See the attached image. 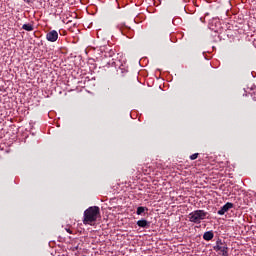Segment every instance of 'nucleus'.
<instances>
[{
    "instance_id": "obj_1",
    "label": "nucleus",
    "mask_w": 256,
    "mask_h": 256,
    "mask_svg": "<svg viewBox=\"0 0 256 256\" xmlns=\"http://www.w3.org/2000/svg\"><path fill=\"white\" fill-rule=\"evenodd\" d=\"M101 217V209L98 206H90L84 211L83 224L84 225H95L97 219Z\"/></svg>"
},
{
    "instance_id": "obj_2",
    "label": "nucleus",
    "mask_w": 256,
    "mask_h": 256,
    "mask_svg": "<svg viewBox=\"0 0 256 256\" xmlns=\"http://www.w3.org/2000/svg\"><path fill=\"white\" fill-rule=\"evenodd\" d=\"M208 212L205 210H194L188 215L190 223L199 225L203 220L207 219Z\"/></svg>"
},
{
    "instance_id": "obj_3",
    "label": "nucleus",
    "mask_w": 256,
    "mask_h": 256,
    "mask_svg": "<svg viewBox=\"0 0 256 256\" xmlns=\"http://www.w3.org/2000/svg\"><path fill=\"white\" fill-rule=\"evenodd\" d=\"M214 251H220L221 256H229V247L225 241L218 239L216 245L213 247Z\"/></svg>"
},
{
    "instance_id": "obj_4",
    "label": "nucleus",
    "mask_w": 256,
    "mask_h": 256,
    "mask_svg": "<svg viewBox=\"0 0 256 256\" xmlns=\"http://www.w3.org/2000/svg\"><path fill=\"white\" fill-rule=\"evenodd\" d=\"M47 41H50V43H55L57 39H59V33L56 30H51L46 34Z\"/></svg>"
},
{
    "instance_id": "obj_5",
    "label": "nucleus",
    "mask_w": 256,
    "mask_h": 256,
    "mask_svg": "<svg viewBox=\"0 0 256 256\" xmlns=\"http://www.w3.org/2000/svg\"><path fill=\"white\" fill-rule=\"evenodd\" d=\"M234 204L231 202H227L224 206H222L220 208V210H218L217 214L218 215H225V213L229 212V209H233Z\"/></svg>"
},
{
    "instance_id": "obj_6",
    "label": "nucleus",
    "mask_w": 256,
    "mask_h": 256,
    "mask_svg": "<svg viewBox=\"0 0 256 256\" xmlns=\"http://www.w3.org/2000/svg\"><path fill=\"white\" fill-rule=\"evenodd\" d=\"M136 225H138V227H141L142 229H147L150 227L151 223L145 219H141L136 222Z\"/></svg>"
},
{
    "instance_id": "obj_7",
    "label": "nucleus",
    "mask_w": 256,
    "mask_h": 256,
    "mask_svg": "<svg viewBox=\"0 0 256 256\" xmlns=\"http://www.w3.org/2000/svg\"><path fill=\"white\" fill-rule=\"evenodd\" d=\"M215 237V234L213 231H207L203 234V239L204 241H211Z\"/></svg>"
},
{
    "instance_id": "obj_8",
    "label": "nucleus",
    "mask_w": 256,
    "mask_h": 256,
    "mask_svg": "<svg viewBox=\"0 0 256 256\" xmlns=\"http://www.w3.org/2000/svg\"><path fill=\"white\" fill-rule=\"evenodd\" d=\"M115 55V50H113V49H108V48H106V50L104 51V57H109V58H111V57H113Z\"/></svg>"
},
{
    "instance_id": "obj_9",
    "label": "nucleus",
    "mask_w": 256,
    "mask_h": 256,
    "mask_svg": "<svg viewBox=\"0 0 256 256\" xmlns=\"http://www.w3.org/2000/svg\"><path fill=\"white\" fill-rule=\"evenodd\" d=\"M118 75H122V77L127 73V68H125V65L121 64L117 70Z\"/></svg>"
},
{
    "instance_id": "obj_10",
    "label": "nucleus",
    "mask_w": 256,
    "mask_h": 256,
    "mask_svg": "<svg viewBox=\"0 0 256 256\" xmlns=\"http://www.w3.org/2000/svg\"><path fill=\"white\" fill-rule=\"evenodd\" d=\"M22 29L24 31H33L35 29V27L33 26V24H23Z\"/></svg>"
},
{
    "instance_id": "obj_11",
    "label": "nucleus",
    "mask_w": 256,
    "mask_h": 256,
    "mask_svg": "<svg viewBox=\"0 0 256 256\" xmlns=\"http://www.w3.org/2000/svg\"><path fill=\"white\" fill-rule=\"evenodd\" d=\"M145 211H149V209L147 207L139 206L137 208L136 214L137 215H143V212H145Z\"/></svg>"
},
{
    "instance_id": "obj_12",
    "label": "nucleus",
    "mask_w": 256,
    "mask_h": 256,
    "mask_svg": "<svg viewBox=\"0 0 256 256\" xmlns=\"http://www.w3.org/2000/svg\"><path fill=\"white\" fill-rule=\"evenodd\" d=\"M197 157H199V153H194V154L190 155L191 161H195V159H197Z\"/></svg>"
},
{
    "instance_id": "obj_13",
    "label": "nucleus",
    "mask_w": 256,
    "mask_h": 256,
    "mask_svg": "<svg viewBox=\"0 0 256 256\" xmlns=\"http://www.w3.org/2000/svg\"><path fill=\"white\" fill-rule=\"evenodd\" d=\"M108 65H111L112 67H113V65L115 66V67H117V62H114V59L112 58L111 60H109L108 62Z\"/></svg>"
},
{
    "instance_id": "obj_14",
    "label": "nucleus",
    "mask_w": 256,
    "mask_h": 256,
    "mask_svg": "<svg viewBox=\"0 0 256 256\" xmlns=\"http://www.w3.org/2000/svg\"><path fill=\"white\" fill-rule=\"evenodd\" d=\"M65 231H66L67 233H69L70 235H73V230H72L69 226H67V227L65 228Z\"/></svg>"
}]
</instances>
